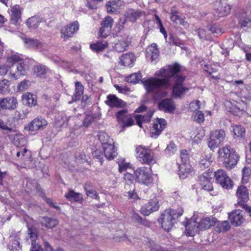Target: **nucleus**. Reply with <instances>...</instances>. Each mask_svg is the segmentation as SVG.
<instances>
[{"label": "nucleus", "instance_id": "obj_21", "mask_svg": "<svg viewBox=\"0 0 251 251\" xmlns=\"http://www.w3.org/2000/svg\"><path fill=\"white\" fill-rule=\"evenodd\" d=\"M251 6H247L243 9V13L240 17V23L242 27H251Z\"/></svg>", "mask_w": 251, "mask_h": 251}, {"label": "nucleus", "instance_id": "obj_23", "mask_svg": "<svg viewBox=\"0 0 251 251\" xmlns=\"http://www.w3.org/2000/svg\"><path fill=\"white\" fill-rule=\"evenodd\" d=\"M77 119V118L76 117H67L64 113H62L56 117L55 123L57 126H67L68 125H71L70 122L72 121H75Z\"/></svg>", "mask_w": 251, "mask_h": 251}, {"label": "nucleus", "instance_id": "obj_16", "mask_svg": "<svg viewBox=\"0 0 251 251\" xmlns=\"http://www.w3.org/2000/svg\"><path fill=\"white\" fill-rule=\"evenodd\" d=\"M17 105V100L14 97H8L0 99V108L2 109L14 110Z\"/></svg>", "mask_w": 251, "mask_h": 251}, {"label": "nucleus", "instance_id": "obj_63", "mask_svg": "<svg viewBox=\"0 0 251 251\" xmlns=\"http://www.w3.org/2000/svg\"><path fill=\"white\" fill-rule=\"evenodd\" d=\"M0 129L7 130L9 132L14 131L13 129L9 127L6 123L0 119Z\"/></svg>", "mask_w": 251, "mask_h": 251}, {"label": "nucleus", "instance_id": "obj_18", "mask_svg": "<svg viewBox=\"0 0 251 251\" xmlns=\"http://www.w3.org/2000/svg\"><path fill=\"white\" fill-rule=\"evenodd\" d=\"M114 21L110 16L105 17L101 23L100 34L101 37H105L110 33Z\"/></svg>", "mask_w": 251, "mask_h": 251}, {"label": "nucleus", "instance_id": "obj_14", "mask_svg": "<svg viewBox=\"0 0 251 251\" xmlns=\"http://www.w3.org/2000/svg\"><path fill=\"white\" fill-rule=\"evenodd\" d=\"M236 196L238 198L237 204L242 206L245 209L246 206L248 205L245 202L249 200V192L246 187L241 185L238 187Z\"/></svg>", "mask_w": 251, "mask_h": 251}, {"label": "nucleus", "instance_id": "obj_35", "mask_svg": "<svg viewBox=\"0 0 251 251\" xmlns=\"http://www.w3.org/2000/svg\"><path fill=\"white\" fill-rule=\"evenodd\" d=\"M108 46V43L106 41H98L90 45V48L93 51L99 52L102 51Z\"/></svg>", "mask_w": 251, "mask_h": 251}, {"label": "nucleus", "instance_id": "obj_45", "mask_svg": "<svg viewBox=\"0 0 251 251\" xmlns=\"http://www.w3.org/2000/svg\"><path fill=\"white\" fill-rule=\"evenodd\" d=\"M141 77L140 73H135L126 77L125 80L129 83H136L141 80Z\"/></svg>", "mask_w": 251, "mask_h": 251}, {"label": "nucleus", "instance_id": "obj_3", "mask_svg": "<svg viewBox=\"0 0 251 251\" xmlns=\"http://www.w3.org/2000/svg\"><path fill=\"white\" fill-rule=\"evenodd\" d=\"M218 157L223 162L227 169L234 167L239 160V156L235 151L229 146H226L219 149Z\"/></svg>", "mask_w": 251, "mask_h": 251}, {"label": "nucleus", "instance_id": "obj_34", "mask_svg": "<svg viewBox=\"0 0 251 251\" xmlns=\"http://www.w3.org/2000/svg\"><path fill=\"white\" fill-rule=\"evenodd\" d=\"M147 56L150 57L151 61L157 58L159 56V50L155 44H152L149 46L147 49Z\"/></svg>", "mask_w": 251, "mask_h": 251}, {"label": "nucleus", "instance_id": "obj_13", "mask_svg": "<svg viewBox=\"0 0 251 251\" xmlns=\"http://www.w3.org/2000/svg\"><path fill=\"white\" fill-rule=\"evenodd\" d=\"M159 206L158 200L157 198H154L142 206L141 212L145 216H148L151 213L157 211Z\"/></svg>", "mask_w": 251, "mask_h": 251}, {"label": "nucleus", "instance_id": "obj_57", "mask_svg": "<svg viewBox=\"0 0 251 251\" xmlns=\"http://www.w3.org/2000/svg\"><path fill=\"white\" fill-rule=\"evenodd\" d=\"M117 9V5L115 1H109L106 4V9L108 13L116 12Z\"/></svg>", "mask_w": 251, "mask_h": 251}, {"label": "nucleus", "instance_id": "obj_42", "mask_svg": "<svg viewBox=\"0 0 251 251\" xmlns=\"http://www.w3.org/2000/svg\"><path fill=\"white\" fill-rule=\"evenodd\" d=\"M65 197L70 201H79L82 199L81 194L75 193L72 190L66 193Z\"/></svg>", "mask_w": 251, "mask_h": 251}, {"label": "nucleus", "instance_id": "obj_48", "mask_svg": "<svg viewBox=\"0 0 251 251\" xmlns=\"http://www.w3.org/2000/svg\"><path fill=\"white\" fill-rule=\"evenodd\" d=\"M39 24V18L36 17L29 18L26 22V25L29 28H36L38 27Z\"/></svg>", "mask_w": 251, "mask_h": 251}, {"label": "nucleus", "instance_id": "obj_12", "mask_svg": "<svg viewBox=\"0 0 251 251\" xmlns=\"http://www.w3.org/2000/svg\"><path fill=\"white\" fill-rule=\"evenodd\" d=\"M47 125L48 122L44 118L42 117H38L25 127V129L31 131H36L45 128Z\"/></svg>", "mask_w": 251, "mask_h": 251}, {"label": "nucleus", "instance_id": "obj_33", "mask_svg": "<svg viewBox=\"0 0 251 251\" xmlns=\"http://www.w3.org/2000/svg\"><path fill=\"white\" fill-rule=\"evenodd\" d=\"M214 227V231L216 233L227 231L230 228L229 223L227 221H224L222 222H215Z\"/></svg>", "mask_w": 251, "mask_h": 251}, {"label": "nucleus", "instance_id": "obj_9", "mask_svg": "<svg viewBox=\"0 0 251 251\" xmlns=\"http://www.w3.org/2000/svg\"><path fill=\"white\" fill-rule=\"evenodd\" d=\"M111 40V47L118 52L126 50L131 42V38L128 36L121 37L118 39L112 38Z\"/></svg>", "mask_w": 251, "mask_h": 251}, {"label": "nucleus", "instance_id": "obj_43", "mask_svg": "<svg viewBox=\"0 0 251 251\" xmlns=\"http://www.w3.org/2000/svg\"><path fill=\"white\" fill-rule=\"evenodd\" d=\"M25 43L28 48H36L40 50L43 46V44L39 41L30 38L25 39Z\"/></svg>", "mask_w": 251, "mask_h": 251}, {"label": "nucleus", "instance_id": "obj_31", "mask_svg": "<svg viewBox=\"0 0 251 251\" xmlns=\"http://www.w3.org/2000/svg\"><path fill=\"white\" fill-rule=\"evenodd\" d=\"M171 20L177 24H179L183 26L185 28H187L189 26L187 22L185 21L183 18L177 15V12L173 9L171 10V16L170 17Z\"/></svg>", "mask_w": 251, "mask_h": 251}, {"label": "nucleus", "instance_id": "obj_1", "mask_svg": "<svg viewBox=\"0 0 251 251\" xmlns=\"http://www.w3.org/2000/svg\"><path fill=\"white\" fill-rule=\"evenodd\" d=\"M180 66L178 64L169 65L156 71L154 75L162 78L151 77L142 81L147 91L151 93L154 98L158 99L165 97L167 92L165 89L172 87V94L175 98H180L189 91V88L183 85L185 76L177 75L180 71Z\"/></svg>", "mask_w": 251, "mask_h": 251}, {"label": "nucleus", "instance_id": "obj_30", "mask_svg": "<svg viewBox=\"0 0 251 251\" xmlns=\"http://www.w3.org/2000/svg\"><path fill=\"white\" fill-rule=\"evenodd\" d=\"M11 12V23L14 25L18 24L21 21V11L19 6L15 5L12 7Z\"/></svg>", "mask_w": 251, "mask_h": 251}, {"label": "nucleus", "instance_id": "obj_19", "mask_svg": "<svg viewBox=\"0 0 251 251\" xmlns=\"http://www.w3.org/2000/svg\"><path fill=\"white\" fill-rule=\"evenodd\" d=\"M145 15V12L140 10L134 9H128L125 14L126 21H129L132 23L135 22L138 19Z\"/></svg>", "mask_w": 251, "mask_h": 251}, {"label": "nucleus", "instance_id": "obj_56", "mask_svg": "<svg viewBox=\"0 0 251 251\" xmlns=\"http://www.w3.org/2000/svg\"><path fill=\"white\" fill-rule=\"evenodd\" d=\"M8 80L3 79L0 81V94H6L8 93Z\"/></svg>", "mask_w": 251, "mask_h": 251}, {"label": "nucleus", "instance_id": "obj_44", "mask_svg": "<svg viewBox=\"0 0 251 251\" xmlns=\"http://www.w3.org/2000/svg\"><path fill=\"white\" fill-rule=\"evenodd\" d=\"M210 134L213 136L214 138L218 140L221 143L226 137V133L224 130L219 129L212 131Z\"/></svg>", "mask_w": 251, "mask_h": 251}, {"label": "nucleus", "instance_id": "obj_10", "mask_svg": "<svg viewBox=\"0 0 251 251\" xmlns=\"http://www.w3.org/2000/svg\"><path fill=\"white\" fill-rule=\"evenodd\" d=\"M215 177L217 182L223 188L226 189H232V182L224 170H218L215 172Z\"/></svg>", "mask_w": 251, "mask_h": 251}, {"label": "nucleus", "instance_id": "obj_46", "mask_svg": "<svg viewBox=\"0 0 251 251\" xmlns=\"http://www.w3.org/2000/svg\"><path fill=\"white\" fill-rule=\"evenodd\" d=\"M34 74L39 77H44L46 74L45 67L42 65H37L33 68Z\"/></svg>", "mask_w": 251, "mask_h": 251}, {"label": "nucleus", "instance_id": "obj_22", "mask_svg": "<svg viewBox=\"0 0 251 251\" xmlns=\"http://www.w3.org/2000/svg\"><path fill=\"white\" fill-rule=\"evenodd\" d=\"M211 175L209 173H204L202 175L199 176L198 181L199 184L202 186L203 190L207 191H212L213 190V186L211 183Z\"/></svg>", "mask_w": 251, "mask_h": 251}, {"label": "nucleus", "instance_id": "obj_28", "mask_svg": "<svg viewBox=\"0 0 251 251\" xmlns=\"http://www.w3.org/2000/svg\"><path fill=\"white\" fill-rule=\"evenodd\" d=\"M22 100L24 103L30 107L35 106L37 104V97L29 92L23 94Z\"/></svg>", "mask_w": 251, "mask_h": 251}, {"label": "nucleus", "instance_id": "obj_29", "mask_svg": "<svg viewBox=\"0 0 251 251\" xmlns=\"http://www.w3.org/2000/svg\"><path fill=\"white\" fill-rule=\"evenodd\" d=\"M136 57L132 53L123 54L120 58L121 63L126 67H132Z\"/></svg>", "mask_w": 251, "mask_h": 251}, {"label": "nucleus", "instance_id": "obj_53", "mask_svg": "<svg viewBox=\"0 0 251 251\" xmlns=\"http://www.w3.org/2000/svg\"><path fill=\"white\" fill-rule=\"evenodd\" d=\"M155 18L156 20V24L157 25L158 27L159 28L160 32L162 33L165 39H166L167 37V33L165 29L163 27L161 20L157 15H155Z\"/></svg>", "mask_w": 251, "mask_h": 251}, {"label": "nucleus", "instance_id": "obj_62", "mask_svg": "<svg viewBox=\"0 0 251 251\" xmlns=\"http://www.w3.org/2000/svg\"><path fill=\"white\" fill-rule=\"evenodd\" d=\"M208 29L212 33H215L216 34H219L222 32L221 28L216 25H213L208 26Z\"/></svg>", "mask_w": 251, "mask_h": 251}, {"label": "nucleus", "instance_id": "obj_50", "mask_svg": "<svg viewBox=\"0 0 251 251\" xmlns=\"http://www.w3.org/2000/svg\"><path fill=\"white\" fill-rule=\"evenodd\" d=\"M132 190L128 191L126 193V196L128 198L129 200H131L132 201H136L140 199L139 197L137 195V193L135 192V186L133 185Z\"/></svg>", "mask_w": 251, "mask_h": 251}, {"label": "nucleus", "instance_id": "obj_17", "mask_svg": "<svg viewBox=\"0 0 251 251\" xmlns=\"http://www.w3.org/2000/svg\"><path fill=\"white\" fill-rule=\"evenodd\" d=\"M166 124V121L164 119H157L151 129V136L152 138H157L165 128Z\"/></svg>", "mask_w": 251, "mask_h": 251}, {"label": "nucleus", "instance_id": "obj_64", "mask_svg": "<svg viewBox=\"0 0 251 251\" xmlns=\"http://www.w3.org/2000/svg\"><path fill=\"white\" fill-rule=\"evenodd\" d=\"M86 194L87 196L92 198L97 199L98 198V195L95 190L93 189H85Z\"/></svg>", "mask_w": 251, "mask_h": 251}, {"label": "nucleus", "instance_id": "obj_24", "mask_svg": "<svg viewBox=\"0 0 251 251\" xmlns=\"http://www.w3.org/2000/svg\"><path fill=\"white\" fill-rule=\"evenodd\" d=\"M158 108L160 110L167 113H172L175 109L174 101L170 99L162 100L158 104Z\"/></svg>", "mask_w": 251, "mask_h": 251}, {"label": "nucleus", "instance_id": "obj_26", "mask_svg": "<svg viewBox=\"0 0 251 251\" xmlns=\"http://www.w3.org/2000/svg\"><path fill=\"white\" fill-rule=\"evenodd\" d=\"M241 212V211L236 210L234 212L228 214V218L233 226H240L244 221Z\"/></svg>", "mask_w": 251, "mask_h": 251}, {"label": "nucleus", "instance_id": "obj_20", "mask_svg": "<svg viewBox=\"0 0 251 251\" xmlns=\"http://www.w3.org/2000/svg\"><path fill=\"white\" fill-rule=\"evenodd\" d=\"M105 103L110 107L124 108L126 103L122 100L118 98L114 95H109L107 96Z\"/></svg>", "mask_w": 251, "mask_h": 251}, {"label": "nucleus", "instance_id": "obj_4", "mask_svg": "<svg viewBox=\"0 0 251 251\" xmlns=\"http://www.w3.org/2000/svg\"><path fill=\"white\" fill-rule=\"evenodd\" d=\"M183 213V209L182 207L178 208L177 210L166 209L161 214L158 222L165 230L169 231L173 226L175 220L181 216Z\"/></svg>", "mask_w": 251, "mask_h": 251}, {"label": "nucleus", "instance_id": "obj_5", "mask_svg": "<svg viewBox=\"0 0 251 251\" xmlns=\"http://www.w3.org/2000/svg\"><path fill=\"white\" fill-rule=\"evenodd\" d=\"M215 220L210 217H206L202 219L199 223L195 221L191 222L189 224L186 225V233L188 236H194L198 232L199 229L204 230L213 226Z\"/></svg>", "mask_w": 251, "mask_h": 251}, {"label": "nucleus", "instance_id": "obj_2", "mask_svg": "<svg viewBox=\"0 0 251 251\" xmlns=\"http://www.w3.org/2000/svg\"><path fill=\"white\" fill-rule=\"evenodd\" d=\"M7 64H9L8 76L11 80H16L25 75L27 69L23 59L19 55L14 54L7 57Z\"/></svg>", "mask_w": 251, "mask_h": 251}, {"label": "nucleus", "instance_id": "obj_32", "mask_svg": "<svg viewBox=\"0 0 251 251\" xmlns=\"http://www.w3.org/2000/svg\"><path fill=\"white\" fill-rule=\"evenodd\" d=\"M178 175L181 179L186 178L191 171V167L189 164L178 165Z\"/></svg>", "mask_w": 251, "mask_h": 251}, {"label": "nucleus", "instance_id": "obj_55", "mask_svg": "<svg viewBox=\"0 0 251 251\" xmlns=\"http://www.w3.org/2000/svg\"><path fill=\"white\" fill-rule=\"evenodd\" d=\"M192 118L198 123H202L204 120L203 113L200 111H197L192 115Z\"/></svg>", "mask_w": 251, "mask_h": 251}, {"label": "nucleus", "instance_id": "obj_6", "mask_svg": "<svg viewBox=\"0 0 251 251\" xmlns=\"http://www.w3.org/2000/svg\"><path fill=\"white\" fill-rule=\"evenodd\" d=\"M135 152L137 159L141 163L149 165L155 163L154 153L149 148L142 145L137 146Z\"/></svg>", "mask_w": 251, "mask_h": 251}, {"label": "nucleus", "instance_id": "obj_60", "mask_svg": "<svg viewBox=\"0 0 251 251\" xmlns=\"http://www.w3.org/2000/svg\"><path fill=\"white\" fill-rule=\"evenodd\" d=\"M156 24V20L154 18L153 20H146L144 22V25L147 27L149 30H152L154 27V25Z\"/></svg>", "mask_w": 251, "mask_h": 251}, {"label": "nucleus", "instance_id": "obj_49", "mask_svg": "<svg viewBox=\"0 0 251 251\" xmlns=\"http://www.w3.org/2000/svg\"><path fill=\"white\" fill-rule=\"evenodd\" d=\"M220 144L221 143L218 141V140L214 138L213 136H211L210 134V138L208 142V146L210 149L213 150L215 149H216L219 147Z\"/></svg>", "mask_w": 251, "mask_h": 251}, {"label": "nucleus", "instance_id": "obj_15", "mask_svg": "<svg viewBox=\"0 0 251 251\" xmlns=\"http://www.w3.org/2000/svg\"><path fill=\"white\" fill-rule=\"evenodd\" d=\"M79 29V24L77 21L67 25L61 30V37L66 40L71 37Z\"/></svg>", "mask_w": 251, "mask_h": 251}, {"label": "nucleus", "instance_id": "obj_25", "mask_svg": "<svg viewBox=\"0 0 251 251\" xmlns=\"http://www.w3.org/2000/svg\"><path fill=\"white\" fill-rule=\"evenodd\" d=\"M20 240V237L18 235L10 236L7 245V248L10 251H20L21 250Z\"/></svg>", "mask_w": 251, "mask_h": 251}, {"label": "nucleus", "instance_id": "obj_52", "mask_svg": "<svg viewBox=\"0 0 251 251\" xmlns=\"http://www.w3.org/2000/svg\"><path fill=\"white\" fill-rule=\"evenodd\" d=\"M212 162L211 157L202 156L199 165L201 169L208 167Z\"/></svg>", "mask_w": 251, "mask_h": 251}, {"label": "nucleus", "instance_id": "obj_51", "mask_svg": "<svg viewBox=\"0 0 251 251\" xmlns=\"http://www.w3.org/2000/svg\"><path fill=\"white\" fill-rule=\"evenodd\" d=\"M124 179L126 183L125 186L126 189H127L126 187L129 186L130 185L131 186V187H133V185H134L133 184L134 177L132 174L131 173H126L124 175Z\"/></svg>", "mask_w": 251, "mask_h": 251}, {"label": "nucleus", "instance_id": "obj_61", "mask_svg": "<svg viewBox=\"0 0 251 251\" xmlns=\"http://www.w3.org/2000/svg\"><path fill=\"white\" fill-rule=\"evenodd\" d=\"M29 85V81L24 80L18 85V88L20 91H23L26 89Z\"/></svg>", "mask_w": 251, "mask_h": 251}, {"label": "nucleus", "instance_id": "obj_41", "mask_svg": "<svg viewBox=\"0 0 251 251\" xmlns=\"http://www.w3.org/2000/svg\"><path fill=\"white\" fill-rule=\"evenodd\" d=\"M99 140L101 144L102 147L112 143L113 140L105 132H100L98 135Z\"/></svg>", "mask_w": 251, "mask_h": 251}, {"label": "nucleus", "instance_id": "obj_8", "mask_svg": "<svg viewBox=\"0 0 251 251\" xmlns=\"http://www.w3.org/2000/svg\"><path fill=\"white\" fill-rule=\"evenodd\" d=\"M213 16L216 19L227 16L230 12V7L226 0H217Z\"/></svg>", "mask_w": 251, "mask_h": 251}, {"label": "nucleus", "instance_id": "obj_54", "mask_svg": "<svg viewBox=\"0 0 251 251\" xmlns=\"http://www.w3.org/2000/svg\"><path fill=\"white\" fill-rule=\"evenodd\" d=\"M176 151V147L173 142H171L165 150V153L169 155L175 154Z\"/></svg>", "mask_w": 251, "mask_h": 251}, {"label": "nucleus", "instance_id": "obj_36", "mask_svg": "<svg viewBox=\"0 0 251 251\" xmlns=\"http://www.w3.org/2000/svg\"><path fill=\"white\" fill-rule=\"evenodd\" d=\"M40 221L42 225L48 228H51L55 226L58 223L55 219L45 217H43Z\"/></svg>", "mask_w": 251, "mask_h": 251}, {"label": "nucleus", "instance_id": "obj_39", "mask_svg": "<svg viewBox=\"0 0 251 251\" xmlns=\"http://www.w3.org/2000/svg\"><path fill=\"white\" fill-rule=\"evenodd\" d=\"M75 93L73 97V100L74 101L79 100L84 91V87L80 82H75Z\"/></svg>", "mask_w": 251, "mask_h": 251}, {"label": "nucleus", "instance_id": "obj_47", "mask_svg": "<svg viewBox=\"0 0 251 251\" xmlns=\"http://www.w3.org/2000/svg\"><path fill=\"white\" fill-rule=\"evenodd\" d=\"M242 182L243 183H246L249 181L251 174V169L249 167H245L242 169Z\"/></svg>", "mask_w": 251, "mask_h": 251}, {"label": "nucleus", "instance_id": "obj_37", "mask_svg": "<svg viewBox=\"0 0 251 251\" xmlns=\"http://www.w3.org/2000/svg\"><path fill=\"white\" fill-rule=\"evenodd\" d=\"M153 115V112L150 111L149 112L146 116H143L142 115H137L135 118L136 121V123L137 125L142 127V123H149L151 121V118Z\"/></svg>", "mask_w": 251, "mask_h": 251}, {"label": "nucleus", "instance_id": "obj_40", "mask_svg": "<svg viewBox=\"0 0 251 251\" xmlns=\"http://www.w3.org/2000/svg\"><path fill=\"white\" fill-rule=\"evenodd\" d=\"M118 164V170L120 173H122L126 171L127 169L130 168L131 165L130 163L127 162L125 159L123 157H119L116 161Z\"/></svg>", "mask_w": 251, "mask_h": 251}, {"label": "nucleus", "instance_id": "obj_38", "mask_svg": "<svg viewBox=\"0 0 251 251\" xmlns=\"http://www.w3.org/2000/svg\"><path fill=\"white\" fill-rule=\"evenodd\" d=\"M234 138H244L245 135V128L241 125H233L231 126Z\"/></svg>", "mask_w": 251, "mask_h": 251}, {"label": "nucleus", "instance_id": "obj_7", "mask_svg": "<svg viewBox=\"0 0 251 251\" xmlns=\"http://www.w3.org/2000/svg\"><path fill=\"white\" fill-rule=\"evenodd\" d=\"M134 175L136 180L140 183L148 185L151 184L153 181L151 167H139L134 171Z\"/></svg>", "mask_w": 251, "mask_h": 251}, {"label": "nucleus", "instance_id": "obj_59", "mask_svg": "<svg viewBox=\"0 0 251 251\" xmlns=\"http://www.w3.org/2000/svg\"><path fill=\"white\" fill-rule=\"evenodd\" d=\"M180 155L182 162V164H188L189 161V156L187 151L185 150H181Z\"/></svg>", "mask_w": 251, "mask_h": 251}, {"label": "nucleus", "instance_id": "obj_58", "mask_svg": "<svg viewBox=\"0 0 251 251\" xmlns=\"http://www.w3.org/2000/svg\"><path fill=\"white\" fill-rule=\"evenodd\" d=\"M200 101L198 100L190 103L189 107L191 111L193 112V114L196 112L197 111H199L198 109L200 108Z\"/></svg>", "mask_w": 251, "mask_h": 251}, {"label": "nucleus", "instance_id": "obj_11", "mask_svg": "<svg viewBox=\"0 0 251 251\" xmlns=\"http://www.w3.org/2000/svg\"><path fill=\"white\" fill-rule=\"evenodd\" d=\"M118 123L123 127L130 126L134 125V120L131 115L128 114L127 109L119 110L116 113Z\"/></svg>", "mask_w": 251, "mask_h": 251}, {"label": "nucleus", "instance_id": "obj_27", "mask_svg": "<svg viewBox=\"0 0 251 251\" xmlns=\"http://www.w3.org/2000/svg\"><path fill=\"white\" fill-rule=\"evenodd\" d=\"M102 148L105 157L108 160L113 159L117 154L114 142L109 144Z\"/></svg>", "mask_w": 251, "mask_h": 251}]
</instances>
